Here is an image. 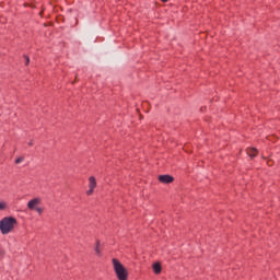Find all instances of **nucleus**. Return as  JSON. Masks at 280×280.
I'll return each instance as SVG.
<instances>
[{
	"label": "nucleus",
	"mask_w": 280,
	"mask_h": 280,
	"mask_svg": "<svg viewBox=\"0 0 280 280\" xmlns=\"http://www.w3.org/2000/svg\"><path fill=\"white\" fill-rule=\"evenodd\" d=\"M19 221L14 217H4L0 220V233L2 235H10Z\"/></svg>",
	"instance_id": "nucleus-1"
},
{
	"label": "nucleus",
	"mask_w": 280,
	"mask_h": 280,
	"mask_svg": "<svg viewBox=\"0 0 280 280\" xmlns=\"http://www.w3.org/2000/svg\"><path fill=\"white\" fill-rule=\"evenodd\" d=\"M112 264H113V268H114L116 278L118 280H128V275H129L128 269H126L124 264H121V261H119V259H117V258H113Z\"/></svg>",
	"instance_id": "nucleus-2"
},
{
	"label": "nucleus",
	"mask_w": 280,
	"mask_h": 280,
	"mask_svg": "<svg viewBox=\"0 0 280 280\" xmlns=\"http://www.w3.org/2000/svg\"><path fill=\"white\" fill-rule=\"evenodd\" d=\"M96 187H97V179H95V176L89 177V190H86V196H93Z\"/></svg>",
	"instance_id": "nucleus-3"
},
{
	"label": "nucleus",
	"mask_w": 280,
	"mask_h": 280,
	"mask_svg": "<svg viewBox=\"0 0 280 280\" xmlns=\"http://www.w3.org/2000/svg\"><path fill=\"white\" fill-rule=\"evenodd\" d=\"M39 205H43V199L40 197L33 198L27 202V209L34 211Z\"/></svg>",
	"instance_id": "nucleus-4"
},
{
	"label": "nucleus",
	"mask_w": 280,
	"mask_h": 280,
	"mask_svg": "<svg viewBox=\"0 0 280 280\" xmlns=\"http://www.w3.org/2000/svg\"><path fill=\"white\" fill-rule=\"evenodd\" d=\"M158 179L160 183H163V185H170L174 183V176L172 175H160Z\"/></svg>",
	"instance_id": "nucleus-5"
},
{
	"label": "nucleus",
	"mask_w": 280,
	"mask_h": 280,
	"mask_svg": "<svg viewBox=\"0 0 280 280\" xmlns=\"http://www.w3.org/2000/svg\"><path fill=\"white\" fill-rule=\"evenodd\" d=\"M152 268H153L154 275H161V272L163 271V267L161 266V262H154Z\"/></svg>",
	"instance_id": "nucleus-6"
},
{
	"label": "nucleus",
	"mask_w": 280,
	"mask_h": 280,
	"mask_svg": "<svg viewBox=\"0 0 280 280\" xmlns=\"http://www.w3.org/2000/svg\"><path fill=\"white\" fill-rule=\"evenodd\" d=\"M247 154L252 159H255V156H257V154H259V151L257 150V148H249V149H247Z\"/></svg>",
	"instance_id": "nucleus-7"
},
{
	"label": "nucleus",
	"mask_w": 280,
	"mask_h": 280,
	"mask_svg": "<svg viewBox=\"0 0 280 280\" xmlns=\"http://www.w3.org/2000/svg\"><path fill=\"white\" fill-rule=\"evenodd\" d=\"M100 246H101L100 241H96L95 254L97 255V257H102V250L100 249Z\"/></svg>",
	"instance_id": "nucleus-8"
},
{
	"label": "nucleus",
	"mask_w": 280,
	"mask_h": 280,
	"mask_svg": "<svg viewBox=\"0 0 280 280\" xmlns=\"http://www.w3.org/2000/svg\"><path fill=\"white\" fill-rule=\"evenodd\" d=\"M5 209H8V202L0 201V211H5Z\"/></svg>",
	"instance_id": "nucleus-9"
},
{
	"label": "nucleus",
	"mask_w": 280,
	"mask_h": 280,
	"mask_svg": "<svg viewBox=\"0 0 280 280\" xmlns=\"http://www.w3.org/2000/svg\"><path fill=\"white\" fill-rule=\"evenodd\" d=\"M23 58L25 60V67H28L30 66V56L24 55Z\"/></svg>",
	"instance_id": "nucleus-10"
},
{
	"label": "nucleus",
	"mask_w": 280,
	"mask_h": 280,
	"mask_svg": "<svg viewBox=\"0 0 280 280\" xmlns=\"http://www.w3.org/2000/svg\"><path fill=\"white\" fill-rule=\"evenodd\" d=\"M34 211H36L38 215H43V212L45 211V209L37 207Z\"/></svg>",
	"instance_id": "nucleus-11"
},
{
	"label": "nucleus",
	"mask_w": 280,
	"mask_h": 280,
	"mask_svg": "<svg viewBox=\"0 0 280 280\" xmlns=\"http://www.w3.org/2000/svg\"><path fill=\"white\" fill-rule=\"evenodd\" d=\"M19 163H23V158H18L15 160V165H19Z\"/></svg>",
	"instance_id": "nucleus-12"
},
{
	"label": "nucleus",
	"mask_w": 280,
	"mask_h": 280,
	"mask_svg": "<svg viewBox=\"0 0 280 280\" xmlns=\"http://www.w3.org/2000/svg\"><path fill=\"white\" fill-rule=\"evenodd\" d=\"M4 256H5V252H4V250H0V257H1V259H3Z\"/></svg>",
	"instance_id": "nucleus-13"
},
{
	"label": "nucleus",
	"mask_w": 280,
	"mask_h": 280,
	"mask_svg": "<svg viewBox=\"0 0 280 280\" xmlns=\"http://www.w3.org/2000/svg\"><path fill=\"white\" fill-rule=\"evenodd\" d=\"M28 145H30V147L34 145V140H31V141L28 142Z\"/></svg>",
	"instance_id": "nucleus-14"
},
{
	"label": "nucleus",
	"mask_w": 280,
	"mask_h": 280,
	"mask_svg": "<svg viewBox=\"0 0 280 280\" xmlns=\"http://www.w3.org/2000/svg\"><path fill=\"white\" fill-rule=\"evenodd\" d=\"M170 0H161L162 3H167Z\"/></svg>",
	"instance_id": "nucleus-15"
},
{
	"label": "nucleus",
	"mask_w": 280,
	"mask_h": 280,
	"mask_svg": "<svg viewBox=\"0 0 280 280\" xmlns=\"http://www.w3.org/2000/svg\"><path fill=\"white\" fill-rule=\"evenodd\" d=\"M74 82H78V77H75V81Z\"/></svg>",
	"instance_id": "nucleus-16"
}]
</instances>
